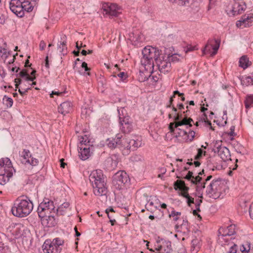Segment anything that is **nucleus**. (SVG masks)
Instances as JSON below:
<instances>
[{"label":"nucleus","mask_w":253,"mask_h":253,"mask_svg":"<svg viewBox=\"0 0 253 253\" xmlns=\"http://www.w3.org/2000/svg\"><path fill=\"white\" fill-rule=\"evenodd\" d=\"M245 106L247 108L250 107L252 104L253 103V95H248L245 101Z\"/></svg>","instance_id":"nucleus-42"},{"label":"nucleus","mask_w":253,"mask_h":253,"mask_svg":"<svg viewBox=\"0 0 253 253\" xmlns=\"http://www.w3.org/2000/svg\"><path fill=\"white\" fill-rule=\"evenodd\" d=\"M243 84L247 86L253 85V74L252 76H248L245 77L242 81Z\"/></svg>","instance_id":"nucleus-40"},{"label":"nucleus","mask_w":253,"mask_h":253,"mask_svg":"<svg viewBox=\"0 0 253 253\" xmlns=\"http://www.w3.org/2000/svg\"><path fill=\"white\" fill-rule=\"evenodd\" d=\"M203 153V151L202 150V149H201V148L198 149V153L195 156V159L196 160L200 159L202 157Z\"/></svg>","instance_id":"nucleus-53"},{"label":"nucleus","mask_w":253,"mask_h":253,"mask_svg":"<svg viewBox=\"0 0 253 253\" xmlns=\"http://www.w3.org/2000/svg\"><path fill=\"white\" fill-rule=\"evenodd\" d=\"M199 243V240L197 238H195V239H193L191 241L192 247L194 249H195L197 247H198V245Z\"/></svg>","instance_id":"nucleus-48"},{"label":"nucleus","mask_w":253,"mask_h":253,"mask_svg":"<svg viewBox=\"0 0 253 253\" xmlns=\"http://www.w3.org/2000/svg\"><path fill=\"white\" fill-rule=\"evenodd\" d=\"M155 62V66L161 73L165 74L170 71L171 63L169 62V55L161 53L159 57L156 58Z\"/></svg>","instance_id":"nucleus-9"},{"label":"nucleus","mask_w":253,"mask_h":253,"mask_svg":"<svg viewBox=\"0 0 253 253\" xmlns=\"http://www.w3.org/2000/svg\"><path fill=\"white\" fill-rule=\"evenodd\" d=\"M79 157L82 160H87L90 156L89 146H78Z\"/></svg>","instance_id":"nucleus-21"},{"label":"nucleus","mask_w":253,"mask_h":253,"mask_svg":"<svg viewBox=\"0 0 253 253\" xmlns=\"http://www.w3.org/2000/svg\"><path fill=\"white\" fill-rule=\"evenodd\" d=\"M122 137V135L120 134H117L115 138H109L107 140V146L111 149H115V148L119 147L120 144L121 139Z\"/></svg>","instance_id":"nucleus-19"},{"label":"nucleus","mask_w":253,"mask_h":253,"mask_svg":"<svg viewBox=\"0 0 253 253\" xmlns=\"http://www.w3.org/2000/svg\"><path fill=\"white\" fill-rule=\"evenodd\" d=\"M195 136V132L193 130H189L188 132L186 131L185 136H184L183 139L186 141H192Z\"/></svg>","instance_id":"nucleus-34"},{"label":"nucleus","mask_w":253,"mask_h":253,"mask_svg":"<svg viewBox=\"0 0 253 253\" xmlns=\"http://www.w3.org/2000/svg\"><path fill=\"white\" fill-rule=\"evenodd\" d=\"M202 202V200L201 199H199L198 201H196V203H195L196 208H197V210L198 211H200V205Z\"/></svg>","instance_id":"nucleus-59"},{"label":"nucleus","mask_w":253,"mask_h":253,"mask_svg":"<svg viewBox=\"0 0 253 253\" xmlns=\"http://www.w3.org/2000/svg\"><path fill=\"white\" fill-rule=\"evenodd\" d=\"M161 53L158 49L152 46H146L142 50L143 56L141 59V65L144 67L145 69L152 72L155 67V64L153 59L155 61L156 58L158 57Z\"/></svg>","instance_id":"nucleus-3"},{"label":"nucleus","mask_w":253,"mask_h":253,"mask_svg":"<svg viewBox=\"0 0 253 253\" xmlns=\"http://www.w3.org/2000/svg\"><path fill=\"white\" fill-rule=\"evenodd\" d=\"M250 248L249 246H248L247 248H246L244 245H242L240 247V250L242 253H248L249 251L250 250Z\"/></svg>","instance_id":"nucleus-57"},{"label":"nucleus","mask_w":253,"mask_h":253,"mask_svg":"<svg viewBox=\"0 0 253 253\" xmlns=\"http://www.w3.org/2000/svg\"><path fill=\"white\" fill-rule=\"evenodd\" d=\"M163 251L162 253H170L172 251L171 243L169 241H164L163 242Z\"/></svg>","instance_id":"nucleus-32"},{"label":"nucleus","mask_w":253,"mask_h":253,"mask_svg":"<svg viewBox=\"0 0 253 253\" xmlns=\"http://www.w3.org/2000/svg\"><path fill=\"white\" fill-rule=\"evenodd\" d=\"M70 204L68 202H64L58 207L56 210L58 215H64L69 209Z\"/></svg>","instance_id":"nucleus-24"},{"label":"nucleus","mask_w":253,"mask_h":253,"mask_svg":"<svg viewBox=\"0 0 253 253\" xmlns=\"http://www.w3.org/2000/svg\"><path fill=\"white\" fill-rule=\"evenodd\" d=\"M17 77H21L24 79L25 81H34L36 79L35 77H31L26 69H23L18 74L16 75Z\"/></svg>","instance_id":"nucleus-25"},{"label":"nucleus","mask_w":253,"mask_h":253,"mask_svg":"<svg viewBox=\"0 0 253 253\" xmlns=\"http://www.w3.org/2000/svg\"><path fill=\"white\" fill-rule=\"evenodd\" d=\"M79 140L80 143V145L79 146H89V145H87V143L89 142V141L88 140V137L86 135L79 136Z\"/></svg>","instance_id":"nucleus-37"},{"label":"nucleus","mask_w":253,"mask_h":253,"mask_svg":"<svg viewBox=\"0 0 253 253\" xmlns=\"http://www.w3.org/2000/svg\"><path fill=\"white\" fill-rule=\"evenodd\" d=\"M89 178L93 188V193L96 196H101L106 195L107 188L105 182V177L101 170L97 169L91 172Z\"/></svg>","instance_id":"nucleus-2"},{"label":"nucleus","mask_w":253,"mask_h":253,"mask_svg":"<svg viewBox=\"0 0 253 253\" xmlns=\"http://www.w3.org/2000/svg\"><path fill=\"white\" fill-rule=\"evenodd\" d=\"M117 76L122 80L124 81L126 78V74L123 72H121L117 75Z\"/></svg>","instance_id":"nucleus-55"},{"label":"nucleus","mask_w":253,"mask_h":253,"mask_svg":"<svg viewBox=\"0 0 253 253\" xmlns=\"http://www.w3.org/2000/svg\"><path fill=\"white\" fill-rule=\"evenodd\" d=\"M11 11L16 15L18 17H22L24 15V10L22 5L15 6L14 7H9Z\"/></svg>","instance_id":"nucleus-27"},{"label":"nucleus","mask_w":253,"mask_h":253,"mask_svg":"<svg viewBox=\"0 0 253 253\" xmlns=\"http://www.w3.org/2000/svg\"><path fill=\"white\" fill-rule=\"evenodd\" d=\"M236 225L234 224H231L226 228L220 227L218 231V243L222 245L223 242L222 239H224V237L227 236H230L234 235L236 232Z\"/></svg>","instance_id":"nucleus-10"},{"label":"nucleus","mask_w":253,"mask_h":253,"mask_svg":"<svg viewBox=\"0 0 253 253\" xmlns=\"http://www.w3.org/2000/svg\"><path fill=\"white\" fill-rule=\"evenodd\" d=\"M180 6H189L192 4L194 0H169Z\"/></svg>","instance_id":"nucleus-30"},{"label":"nucleus","mask_w":253,"mask_h":253,"mask_svg":"<svg viewBox=\"0 0 253 253\" xmlns=\"http://www.w3.org/2000/svg\"><path fill=\"white\" fill-rule=\"evenodd\" d=\"M22 7L24 10L27 12H31L33 10V6L28 0H23Z\"/></svg>","instance_id":"nucleus-35"},{"label":"nucleus","mask_w":253,"mask_h":253,"mask_svg":"<svg viewBox=\"0 0 253 253\" xmlns=\"http://www.w3.org/2000/svg\"><path fill=\"white\" fill-rule=\"evenodd\" d=\"M186 199L187 202L189 206H191V204L194 203V200L193 198L191 197L190 196H188V197Z\"/></svg>","instance_id":"nucleus-58"},{"label":"nucleus","mask_w":253,"mask_h":253,"mask_svg":"<svg viewBox=\"0 0 253 253\" xmlns=\"http://www.w3.org/2000/svg\"><path fill=\"white\" fill-rule=\"evenodd\" d=\"M213 150L215 152H217L219 156L224 162L231 160L230 153L227 147L221 145L214 146Z\"/></svg>","instance_id":"nucleus-13"},{"label":"nucleus","mask_w":253,"mask_h":253,"mask_svg":"<svg viewBox=\"0 0 253 253\" xmlns=\"http://www.w3.org/2000/svg\"><path fill=\"white\" fill-rule=\"evenodd\" d=\"M33 204L27 197L24 196L18 197L14 202L11 209L13 215L24 217L28 215L32 211Z\"/></svg>","instance_id":"nucleus-1"},{"label":"nucleus","mask_w":253,"mask_h":253,"mask_svg":"<svg viewBox=\"0 0 253 253\" xmlns=\"http://www.w3.org/2000/svg\"><path fill=\"white\" fill-rule=\"evenodd\" d=\"M174 189L176 190L179 189L181 191L180 195L187 198L189 195L188 191L189 187L185 186V183L184 181L177 180L174 183Z\"/></svg>","instance_id":"nucleus-15"},{"label":"nucleus","mask_w":253,"mask_h":253,"mask_svg":"<svg viewBox=\"0 0 253 253\" xmlns=\"http://www.w3.org/2000/svg\"><path fill=\"white\" fill-rule=\"evenodd\" d=\"M118 162V156L116 154H113L106 159L105 161V165L108 169H113L117 167Z\"/></svg>","instance_id":"nucleus-16"},{"label":"nucleus","mask_w":253,"mask_h":253,"mask_svg":"<svg viewBox=\"0 0 253 253\" xmlns=\"http://www.w3.org/2000/svg\"><path fill=\"white\" fill-rule=\"evenodd\" d=\"M181 115L179 113L177 114L174 117V120L175 122L170 123L169 125V129L170 132H174L176 137H181L183 138L186 133V130L179 127L183 126L191 127L192 126V123L193 120L191 118H188L185 116L182 120H180Z\"/></svg>","instance_id":"nucleus-4"},{"label":"nucleus","mask_w":253,"mask_h":253,"mask_svg":"<svg viewBox=\"0 0 253 253\" xmlns=\"http://www.w3.org/2000/svg\"><path fill=\"white\" fill-rule=\"evenodd\" d=\"M131 160L133 162L142 161L143 159L141 155H135L131 157Z\"/></svg>","instance_id":"nucleus-46"},{"label":"nucleus","mask_w":253,"mask_h":253,"mask_svg":"<svg viewBox=\"0 0 253 253\" xmlns=\"http://www.w3.org/2000/svg\"><path fill=\"white\" fill-rule=\"evenodd\" d=\"M179 59L178 58L177 55L176 54H173L171 56H169V62L172 61V62H176L177 61H178Z\"/></svg>","instance_id":"nucleus-52"},{"label":"nucleus","mask_w":253,"mask_h":253,"mask_svg":"<svg viewBox=\"0 0 253 253\" xmlns=\"http://www.w3.org/2000/svg\"><path fill=\"white\" fill-rule=\"evenodd\" d=\"M67 47L66 46V42H62L58 45L57 50L62 54L64 55L67 53Z\"/></svg>","instance_id":"nucleus-36"},{"label":"nucleus","mask_w":253,"mask_h":253,"mask_svg":"<svg viewBox=\"0 0 253 253\" xmlns=\"http://www.w3.org/2000/svg\"><path fill=\"white\" fill-rule=\"evenodd\" d=\"M130 141V139L128 138H124L122 137L121 139L120 144H119V148H124V149H126L127 151H128L130 149V144L129 143Z\"/></svg>","instance_id":"nucleus-28"},{"label":"nucleus","mask_w":253,"mask_h":253,"mask_svg":"<svg viewBox=\"0 0 253 253\" xmlns=\"http://www.w3.org/2000/svg\"><path fill=\"white\" fill-rule=\"evenodd\" d=\"M3 47L0 46V56L2 58L7 57V49H6V44L5 42L4 43Z\"/></svg>","instance_id":"nucleus-44"},{"label":"nucleus","mask_w":253,"mask_h":253,"mask_svg":"<svg viewBox=\"0 0 253 253\" xmlns=\"http://www.w3.org/2000/svg\"><path fill=\"white\" fill-rule=\"evenodd\" d=\"M129 143L130 144V149H131L133 150H135L141 145V141L138 140L130 139Z\"/></svg>","instance_id":"nucleus-38"},{"label":"nucleus","mask_w":253,"mask_h":253,"mask_svg":"<svg viewBox=\"0 0 253 253\" xmlns=\"http://www.w3.org/2000/svg\"><path fill=\"white\" fill-rule=\"evenodd\" d=\"M196 49H197V48H196V46H190L187 47L186 49L185 50V51L186 53H187L189 51H193Z\"/></svg>","instance_id":"nucleus-60"},{"label":"nucleus","mask_w":253,"mask_h":253,"mask_svg":"<svg viewBox=\"0 0 253 253\" xmlns=\"http://www.w3.org/2000/svg\"><path fill=\"white\" fill-rule=\"evenodd\" d=\"M249 213L251 217L253 219V204L250 206Z\"/></svg>","instance_id":"nucleus-64"},{"label":"nucleus","mask_w":253,"mask_h":253,"mask_svg":"<svg viewBox=\"0 0 253 253\" xmlns=\"http://www.w3.org/2000/svg\"><path fill=\"white\" fill-rule=\"evenodd\" d=\"M193 174V172L189 171L187 174L184 177V178L191 181V179H193L194 177Z\"/></svg>","instance_id":"nucleus-50"},{"label":"nucleus","mask_w":253,"mask_h":253,"mask_svg":"<svg viewBox=\"0 0 253 253\" xmlns=\"http://www.w3.org/2000/svg\"><path fill=\"white\" fill-rule=\"evenodd\" d=\"M211 175H209L207 177L206 179V182H204L203 183H201V189H204L206 187V185L207 184V182L211 180Z\"/></svg>","instance_id":"nucleus-54"},{"label":"nucleus","mask_w":253,"mask_h":253,"mask_svg":"<svg viewBox=\"0 0 253 253\" xmlns=\"http://www.w3.org/2000/svg\"><path fill=\"white\" fill-rule=\"evenodd\" d=\"M72 103L70 101L64 102L58 107V112L63 115H65L72 111Z\"/></svg>","instance_id":"nucleus-18"},{"label":"nucleus","mask_w":253,"mask_h":253,"mask_svg":"<svg viewBox=\"0 0 253 253\" xmlns=\"http://www.w3.org/2000/svg\"><path fill=\"white\" fill-rule=\"evenodd\" d=\"M38 213L39 217L41 218L46 215V213L48 211L46 209V207L44 206L43 204L41 203L38 208Z\"/></svg>","instance_id":"nucleus-31"},{"label":"nucleus","mask_w":253,"mask_h":253,"mask_svg":"<svg viewBox=\"0 0 253 253\" xmlns=\"http://www.w3.org/2000/svg\"><path fill=\"white\" fill-rule=\"evenodd\" d=\"M23 0H10L9 2V7H14L16 5H22Z\"/></svg>","instance_id":"nucleus-43"},{"label":"nucleus","mask_w":253,"mask_h":253,"mask_svg":"<svg viewBox=\"0 0 253 253\" xmlns=\"http://www.w3.org/2000/svg\"><path fill=\"white\" fill-rule=\"evenodd\" d=\"M246 8V4L243 0H231L226 11L229 15H236L242 13Z\"/></svg>","instance_id":"nucleus-8"},{"label":"nucleus","mask_w":253,"mask_h":253,"mask_svg":"<svg viewBox=\"0 0 253 253\" xmlns=\"http://www.w3.org/2000/svg\"><path fill=\"white\" fill-rule=\"evenodd\" d=\"M181 215L180 212L175 211H172L171 212V213L169 214V216L174 217L178 215Z\"/></svg>","instance_id":"nucleus-61"},{"label":"nucleus","mask_w":253,"mask_h":253,"mask_svg":"<svg viewBox=\"0 0 253 253\" xmlns=\"http://www.w3.org/2000/svg\"><path fill=\"white\" fill-rule=\"evenodd\" d=\"M4 103L6 104L7 107H10L13 104V100L11 98L4 96L3 98Z\"/></svg>","instance_id":"nucleus-45"},{"label":"nucleus","mask_w":253,"mask_h":253,"mask_svg":"<svg viewBox=\"0 0 253 253\" xmlns=\"http://www.w3.org/2000/svg\"><path fill=\"white\" fill-rule=\"evenodd\" d=\"M242 19L244 20V27H249L253 24V14L244 15Z\"/></svg>","instance_id":"nucleus-29"},{"label":"nucleus","mask_w":253,"mask_h":253,"mask_svg":"<svg viewBox=\"0 0 253 253\" xmlns=\"http://www.w3.org/2000/svg\"><path fill=\"white\" fill-rule=\"evenodd\" d=\"M42 204H43L44 206L46 207V209L48 211H50V210H52L54 209L53 202L52 201L46 199V200H44V202H42Z\"/></svg>","instance_id":"nucleus-39"},{"label":"nucleus","mask_w":253,"mask_h":253,"mask_svg":"<svg viewBox=\"0 0 253 253\" xmlns=\"http://www.w3.org/2000/svg\"><path fill=\"white\" fill-rule=\"evenodd\" d=\"M64 241L60 238H56L52 241L46 240L43 246V251L44 253H60Z\"/></svg>","instance_id":"nucleus-6"},{"label":"nucleus","mask_w":253,"mask_h":253,"mask_svg":"<svg viewBox=\"0 0 253 253\" xmlns=\"http://www.w3.org/2000/svg\"><path fill=\"white\" fill-rule=\"evenodd\" d=\"M202 179V177L199 175L196 176V177H193V178L191 179V183L197 185V188H201V185H200V182Z\"/></svg>","instance_id":"nucleus-41"},{"label":"nucleus","mask_w":253,"mask_h":253,"mask_svg":"<svg viewBox=\"0 0 253 253\" xmlns=\"http://www.w3.org/2000/svg\"><path fill=\"white\" fill-rule=\"evenodd\" d=\"M224 187V183L221 178L213 179L207 186L206 194L210 197L214 199L218 198Z\"/></svg>","instance_id":"nucleus-5"},{"label":"nucleus","mask_w":253,"mask_h":253,"mask_svg":"<svg viewBox=\"0 0 253 253\" xmlns=\"http://www.w3.org/2000/svg\"><path fill=\"white\" fill-rule=\"evenodd\" d=\"M11 169H12V171H15L9 158H2L0 159V172L11 171Z\"/></svg>","instance_id":"nucleus-17"},{"label":"nucleus","mask_w":253,"mask_h":253,"mask_svg":"<svg viewBox=\"0 0 253 253\" xmlns=\"http://www.w3.org/2000/svg\"><path fill=\"white\" fill-rule=\"evenodd\" d=\"M129 181L130 179L128 174L125 171L120 170L114 175L112 183L115 188L120 190L128 185Z\"/></svg>","instance_id":"nucleus-7"},{"label":"nucleus","mask_w":253,"mask_h":253,"mask_svg":"<svg viewBox=\"0 0 253 253\" xmlns=\"http://www.w3.org/2000/svg\"><path fill=\"white\" fill-rule=\"evenodd\" d=\"M42 224L46 227H52L56 224L55 219L54 216L44 215L41 218Z\"/></svg>","instance_id":"nucleus-22"},{"label":"nucleus","mask_w":253,"mask_h":253,"mask_svg":"<svg viewBox=\"0 0 253 253\" xmlns=\"http://www.w3.org/2000/svg\"><path fill=\"white\" fill-rule=\"evenodd\" d=\"M251 65V62L246 55L242 56L239 60V66L245 69Z\"/></svg>","instance_id":"nucleus-26"},{"label":"nucleus","mask_w":253,"mask_h":253,"mask_svg":"<svg viewBox=\"0 0 253 253\" xmlns=\"http://www.w3.org/2000/svg\"><path fill=\"white\" fill-rule=\"evenodd\" d=\"M176 227L177 228H179L180 229V231H183V232H188L190 231L188 223L186 220H183L182 223L180 225H176Z\"/></svg>","instance_id":"nucleus-33"},{"label":"nucleus","mask_w":253,"mask_h":253,"mask_svg":"<svg viewBox=\"0 0 253 253\" xmlns=\"http://www.w3.org/2000/svg\"><path fill=\"white\" fill-rule=\"evenodd\" d=\"M22 153V157L23 159L21 160L22 163L25 165L30 164L33 166H37L38 164V160L32 157L29 150L24 149Z\"/></svg>","instance_id":"nucleus-14"},{"label":"nucleus","mask_w":253,"mask_h":253,"mask_svg":"<svg viewBox=\"0 0 253 253\" xmlns=\"http://www.w3.org/2000/svg\"><path fill=\"white\" fill-rule=\"evenodd\" d=\"M102 8L106 13L112 16H117L121 12L120 7L114 3H105L103 4Z\"/></svg>","instance_id":"nucleus-12"},{"label":"nucleus","mask_w":253,"mask_h":253,"mask_svg":"<svg viewBox=\"0 0 253 253\" xmlns=\"http://www.w3.org/2000/svg\"><path fill=\"white\" fill-rule=\"evenodd\" d=\"M22 90L19 89L18 91L20 94L23 96L28 92V90L30 89V87L28 86V87H21Z\"/></svg>","instance_id":"nucleus-47"},{"label":"nucleus","mask_w":253,"mask_h":253,"mask_svg":"<svg viewBox=\"0 0 253 253\" xmlns=\"http://www.w3.org/2000/svg\"><path fill=\"white\" fill-rule=\"evenodd\" d=\"M46 46V43L44 42L43 41H41L40 42V45H39V47H40V49L42 50H43L44 49V48Z\"/></svg>","instance_id":"nucleus-63"},{"label":"nucleus","mask_w":253,"mask_h":253,"mask_svg":"<svg viewBox=\"0 0 253 253\" xmlns=\"http://www.w3.org/2000/svg\"><path fill=\"white\" fill-rule=\"evenodd\" d=\"M236 26L238 27H241L242 26H244V20H243L242 17L241 18L240 20H238L236 22Z\"/></svg>","instance_id":"nucleus-62"},{"label":"nucleus","mask_w":253,"mask_h":253,"mask_svg":"<svg viewBox=\"0 0 253 253\" xmlns=\"http://www.w3.org/2000/svg\"><path fill=\"white\" fill-rule=\"evenodd\" d=\"M237 251V246L234 244L230 248L228 253H236Z\"/></svg>","instance_id":"nucleus-49"},{"label":"nucleus","mask_w":253,"mask_h":253,"mask_svg":"<svg viewBox=\"0 0 253 253\" xmlns=\"http://www.w3.org/2000/svg\"><path fill=\"white\" fill-rule=\"evenodd\" d=\"M121 125V129L125 133H128L132 130V126L130 122H129L127 118H124L123 121L120 122Z\"/></svg>","instance_id":"nucleus-23"},{"label":"nucleus","mask_w":253,"mask_h":253,"mask_svg":"<svg viewBox=\"0 0 253 253\" xmlns=\"http://www.w3.org/2000/svg\"><path fill=\"white\" fill-rule=\"evenodd\" d=\"M9 171L0 172V184L2 185H5L8 181L10 178L12 176L13 173L15 171H12L11 169Z\"/></svg>","instance_id":"nucleus-20"},{"label":"nucleus","mask_w":253,"mask_h":253,"mask_svg":"<svg viewBox=\"0 0 253 253\" xmlns=\"http://www.w3.org/2000/svg\"><path fill=\"white\" fill-rule=\"evenodd\" d=\"M220 42L216 39H211L208 41L205 48L203 49V52L204 54L207 53H211V48L212 49L213 51L211 53V56H214L217 53V50L219 47Z\"/></svg>","instance_id":"nucleus-11"},{"label":"nucleus","mask_w":253,"mask_h":253,"mask_svg":"<svg viewBox=\"0 0 253 253\" xmlns=\"http://www.w3.org/2000/svg\"><path fill=\"white\" fill-rule=\"evenodd\" d=\"M203 115H204V118H203L204 121L205 123H207V124L211 126V129H212V126H211V122L210 121H209L208 120V118H207V115L205 114V113H204Z\"/></svg>","instance_id":"nucleus-56"},{"label":"nucleus","mask_w":253,"mask_h":253,"mask_svg":"<svg viewBox=\"0 0 253 253\" xmlns=\"http://www.w3.org/2000/svg\"><path fill=\"white\" fill-rule=\"evenodd\" d=\"M14 82L15 83V87L16 88H18V86L20 84H23V81L21 79H20L19 78H17L16 79H15L14 80Z\"/></svg>","instance_id":"nucleus-51"}]
</instances>
